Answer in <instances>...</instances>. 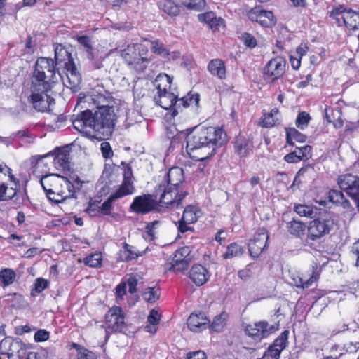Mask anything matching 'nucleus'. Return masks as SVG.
Wrapping results in <instances>:
<instances>
[{"label":"nucleus","mask_w":359,"mask_h":359,"mask_svg":"<svg viewBox=\"0 0 359 359\" xmlns=\"http://www.w3.org/2000/svg\"><path fill=\"white\" fill-rule=\"evenodd\" d=\"M172 78L166 74H159L155 79L154 85L157 89V95L154 97L156 104L163 109H169L173 106L178 107L179 100L170 91Z\"/></svg>","instance_id":"obj_5"},{"label":"nucleus","mask_w":359,"mask_h":359,"mask_svg":"<svg viewBox=\"0 0 359 359\" xmlns=\"http://www.w3.org/2000/svg\"><path fill=\"white\" fill-rule=\"evenodd\" d=\"M311 120L310 115L306 111H301L298 114L295 123L297 128L304 130L307 128Z\"/></svg>","instance_id":"obj_50"},{"label":"nucleus","mask_w":359,"mask_h":359,"mask_svg":"<svg viewBox=\"0 0 359 359\" xmlns=\"http://www.w3.org/2000/svg\"><path fill=\"white\" fill-rule=\"evenodd\" d=\"M248 18L255 21L265 27H269L275 24L274 15L271 11L257 6L248 13Z\"/></svg>","instance_id":"obj_14"},{"label":"nucleus","mask_w":359,"mask_h":359,"mask_svg":"<svg viewBox=\"0 0 359 359\" xmlns=\"http://www.w3.org/2000/svg\"><path fill=\"white\" fill-rule=\"evenodd\" d=\"M208 72L213 76L220 79H224L226 77V71L224 62L221 59H212L208 65Z\"/></svg>","instance_id":"obj_28"},{"label":"nucleus","mask_w":359,"mask_h":359,"mask_svg":"<svg viewBox=\"0 0 359 359\" xmlns=\"http://www.w3.org/2000/svg\"><path fill=\"white\" fill-rule=\"evenodd\" d=\"M147 54L148 48L141 43L128 45L121 50V56L129 67L138 73L143 72L150 63Z\"/></svg>","instance_id":"obj_4"},{"label":"nucleus","mask_w":359,"mask_h":359,"mask_svg":"<svg viewBox=\"0 0 359 359\" xmlns=\"http://www.w3.org/2000/svg\"><path fill=\"white\" fill-rule=\"evenodd\" d=\"M325 116L327 122L332 123L334 128H340L344 125L341 110L339 107L331 108L326 107Z\"/></svg>","instance_id":"obj_27"},{"label":"nucleus","mask_w":359,"mask_h":359,"mask_svg":"<svg viewBox=\"0 0 359 359\" xmlns=\"http://www.w3.org/2000/svg\"><path fill=\"white\" fill-rule=\"evenodd\" d=\"M191 261H180L177 260L176 262L175 260H172L170 262V269H172L175 271H183L188 269V266L189 265Z\"/></svg>","instance_id":"obj_55"},{"label":"nucleus","mask_w":359,"mask_h":359,"mask_svg":"<svg viewBox=\"0 0 359 359\" xmlns=\"http://www.w3.org/2000/svg\"><path fill=\"white\" fill-rule=\"evenodd\" d=\"M254 147L252 140L244 135L239 134L234 142V151L240 158L246 157Z\"/></svg>","instance_id":"obj_20"},{"label":"nucleus","mask_w":359,"mask_h":359,"mask_svg":"<svg viewBox=\"0 0 359 359\" xmlns=\"http://www.w3.org/2000/svg\"><path fill=\"white\" fill-rule=\"evenodd\" d=\"M210 276L208 271L201 264L194 265L189 271L190 279L198 286L204 285Z\"/></svg>","instance_id":"obj_23"},{"label":"nucleus","mask_w":359,"mask_h":359,"mask_svg":"<svg viewBox=\"0 0 359 359\" xmlns=\"http://www.w3.org/2000/svg\"><path fill=\"white\" fill-rule=\"evenodd\" d=\"M6 346H8L7 354L9 358L16 356L19 358H22L26 353V346L19 339H3L0 343V346L3 347Z\"/></svg>","instance_id":"obj_19"},{"label":"nucleus","mask_w":359,"mask_h":359,"mask_svg":"<svg viewBox=\"0 0 359 359\" xmlns=\"http://www.w3.org/2000/svg\"><path fill=\"white\" fill-rule=\"evenodd\" d=\"M278 112V109H273L269 114H264L261 125L265 128H271L278 123L279 119L277 117Z\"/></svg>","instance_id":"obj_38"},{"label":"nucleus","mask_w":359,"mask_h":359,"mask_svg":"<svg viewBox=\"0 0 359 359\" xmlns=\"http://www.w3.org/2000/svg\"><path fill=\"white\" fill-rule=\"evenodd\" d=\"M319 278V271L317 268L313 270V273L310 278L305 279L304 278L298 277L297 279H294V284L297 287H302L303 289L308 288L312 285Z\"/></svg>","instance_id":"obj_35"},{"label":"nucleus","mask_w":359,"mask_h":359,"mask_svg":"<svg viewBox=\"0 0 359 359\" xmlns=\"http://www.w3.org/2000/svg\"><path fill=\"white\" fill-rule=\"evenodd\" d=\"M150 48L151 51L164 58L168 57L169 52L164 44L159 40H154L151 41Z\"/></svg>","instance_id":"obj_45"},{"label":"nucleus","mask_w":359,"mask_h":359,"mask_svg":"<svg viewBox=\"0 0 359 359\" xmlns=\"http://www.w3.org/2000/svg\"><path fill=\"white\" fill-rule=\"evenodd\" d=\"M122 164L124 165L123 163ZM123 177L122 184L116 190L126 196L133 194L135 192L133 175L131 167L128 164H125Z\"/></svg>","instance_id":"obj_21"},{"label":"nucleus","mask_w":359,"mask_h":359,"mask_svg":"<svg viewBox=\"0 0 359 359\" xmlns=\"http://www.w3.org/2000/svg\"><path fill=\"white\" fill-rule=\"evenodd\" d=\"M64 177L58 174H50L42 176L40 180V183L45 191L46 196H48V189H51L55 184H57L60 181H62Z\"/></svg>","instance_id":"obj_31"},{"label":"nucleus","mask_w":359,"mask_h":359,"mask_svg":"<svg viewBox=\"0 0 359 359\" xmlns=\"http://www.w3.org/2000/svg\"><path fill=\"white\" fill-rule=\"evenodd\" d=\"M49 282L42 278H38L36 279L34 283V289L32 292V294L34 295V292L36 294L41 293L46 288L48 287Z\"/></svg>","instance_id":"obj_54"},{"label":"nucleus","mask_w":359,"mask_h":359,"mask_svg":"<svg viewBox=\"0 0 359 359\" xmlns=\"http://www.w3.org/2000/svg\"><path fill=\"white\" fill-rule=\"evenodd\" d=\"M243 250L241 245L233 243L230 244L226 249V251L223 254L224 259H231L234 257L240 256L243 254Z\"/></svg>","instance_id":"obj_48"},{"label":"nucleus","mask_w":359,"mask_h":359,"mask_svg":"<svg viewBox=\"0 0 359 359\" xmlns=\"http://www.w3.org/2000/svg\"><path fill=\"white\" fill-rule=\"evenodd\" d=\"M91 115L89 110L82 111L72 121L74 128L79 132H84L87 128H92Z\"/></svg>","instance_id":"obj_26"},{"label":"nucleus","mask_w":359,"mask_h":359,"mask_svg":"<svg viewBox=\"0 0 359 359\" xmlns=\"http://www.w3.org/2000/svg\"><path fill=\"white\" fill-rule=\"evenodd\" d=\"M294 152H297V155L299 156L300 161L308 158L311 156V147L309 145H304L301 147H297Z\"/></svg>","instance_id":"obj_56"},{"label":"nucleus","mask_w":359,"mask_h":359,"mask_svg":"<svg viewBox=\"0 0 359 359\" xmlns=\"http://www.w3.org/2000/svg\"><path fill=\"white\" fill-rule=\"evenodd\" d=\"M100 149L104 158H110L113 156V151L109 142H102L100 144Z\"/></svg>","instance_id":"obj_57"},{"label":"nucleus","mask_w":359,"mask_h":359,"mask_svg":"<svg viewBox=\"0 0 359 359\" xmlns=\"http://www.w3.org/2000/svg\"><path fill=\"white\" fill-rule=\"evenodd\" d=\"M143 298L148 302H154L159 298V292L154 287H147L144 292Z\"/></svg>","instance_id":"obj_52"},{"label":"nucleus","mask_w":359,"mask_h":359,"mask_svg":"<svg viewBox=\"0 0 359 359\" xmlns=\"http://www.w3.org/2000/svg\"><path fill=\"white\" fill-rule=\"evenodd\" d=\"M158 7L169 15L176 16L180 13L179 7L170 0H163L160 1Z\"/></svg>","instance_id":"obj_39"},{"label":"nucleus","mask_w":359,"mask_h":359,"mask_svg":"<svg viewBox=\"0 0 359 359\" xmlns=\"http://www.w3.org/2000/svg\"><path fill=\"white\" fill-rule=\"evenodd\" d=\"M55 65L64 62L65 68L69 63H73L71 54L61 45L57 46L55 49Z\"/></svg>","instance_id":"obj_32"},{"label":"nucleus","mask_w":359,"mask_h":359,"mask_svg":"<svg viewBox=\"0 0 359 359\" xmlns=\"http://www.w3.org/2000/svg\"><path fill=\"white\" fill-rule=\"evenodd\" d=\"M119 257L121 260L128 262L136 259L137 255L133 250V246L124 243L122 249L119 251Z\"/></svg>","instance_id":"obj_41"},{"label":"nucleus","mask_w":359,"mask_h":359,"mask_svg":"<svg viewBox=\"0 0 359 359\" xmlns=\"http://www.w3.org/2000/svg\"><path fill=\"white\" fill-rule=\"evenodd\" d=\"M190 252L191 250L189 247L181 248L175 251L172 260H175L176 262L177 260L191 261V257H189Z\"/></svg>","instance_id":"obj_51"},{"label":"nucleus","mask_w":359,"mask_h":359,"mask_svg":"<svg viewBox=\"0 0 359 359\" xmlns=\"http://www.w3.org/2000/svg\"><path fill=\"white\" fill-rule=\"evenodd\" d=\"M10 140H19L26 143L33 142L34 136L27 130H20L16 133H13L9 137Z\"/></svg>","instance_id":"obj_47"},{"label":"nucleus","mask_w":359,"mask_h":359,"mask_svg":"<svg viewBox=\"0 0 359 359\" xmlns=\"http://www.w3.org/2000/svg\"><path fill=\"white\" fill-rule=\"evenodd\" d=\"M306 227L307 226L304 222L294 219L286 223V229L287 231L291 235L297 238H301L304 235Z\"/></svg>","instance_id":"obj_30"},{"label":"nucleus","mask_w":359,"mask_h":359,"mask_svg":"<svg viewBox=\"0 0 359 359\" xmlns=\"http://www.w3.org/2000/svg\"><path fill=\"white\" fill-rule=\"evenodd\" d=\"M306 136L299 132L294 128H290L286 130V142L288 144L294 146V141L303 143L305 142Z\"/></svg>","instance_id":"obj_34"},{"label":"nucleus","mask_w":359,"mask_h":359,"mask_svg":"<svg viewBox=\"0 0 359 359\" xmlns=\"http://www.w3.org/2000/svg\"><path fill=\"white\" fill-rule=\"evenodd\" d=\"M273 330V326L266 322H258L252 325H248L245 331L246 334L255 341H260L267 337Z\"/></svg>","instance_id":"obj_17"},{"label":"nucleus","mask_w":359,"mask_h":359,"mask_svg":"<svg viewBox=\"0 0 359 359\" xmlns=\"http://www.w3.org/2000/svg\"><path fill=\"white\" fill-rule=\"evenodd\" d=\"M269 239L266 229H259L248 242V250L252 257H257L266 248Z\"/></svg>","instance_id":"obj_11"},{"label":"nucleus","mask_w":359,"mask_h":359,"mask_svg":"<svg viewBox=\"0 0 359 359\" xmlns=\"http://www.w3.org/2000/svg\"><path fill=\"white\" fill-rule=\"evenodd\" d=\"M228 316V313L226 312H222L219 315L216 316L212 323L211 329L215 332L221 331L226 325Z\"/></svg>","instance_id":"obj_46"},{"label":"nucleus","mask_w":359,"mask_h":359,"mask_svg":"<svg viewBox=\"0 0 359 359\" xmlns=\"http://www.w3.org/2000/svg\"><path fill=\"white\" fill-rule=\"evenodd\" d=\"M213 31L219 30L221 27H224V20L222 18H217L216 15L212 19V22L208 25Z\"/></svg>","instance_id":"obj_60"},{"label":"nucleus","mask_w":359,"mask_h":359,"mask_svg":"<svg viewBox=\"0 0 359 359\" xmlns=\"http://www.w3.org/2000/svg\"><path fill=\"white\" fill-rule=\"evenodd\" d=\"M127 329L125 321V314L119 306L111 307L105 315V332L106 337L109 334L116 332H123Z\"/></svg>","instance_id":"obj_8"},{"label":"nucleus","mask_w":359,"mask_h":359,"mask_svg":"<svg viewBox=\"0 0 359 359\" xmlns=\"http://www.w3.org/2000/svg\"><path fill=\"white\" fill-rule=\"evenodd\" d=\"M78 43L83 46L87 53V57L90 60L94 59V53L92 47L91 39L87 36H81L76 38Z\"/></svg>","instance_id":"obj_43"},{"label":"nucleus","mask_w":359,"mask_h":359,"mask_svg":"<svg viewBox=\"0 0 359 359\" xmlns=\"http://www.w3.org/2000/svg\"><path fill=\"white\" fill-rule=\"evenodd\" d=\"M201 215V210L195 205H187L182 214L181 219L179 221L178 230L181 233L187 231H193V228L189 226V224L197 222Z\"/></svg>","instance_id":"obj_12"},{"label":"nucleus","mask_w":359,"mask_h":359,"mask_svg":"<svg viewBox=\"0 0 359 359\" xmlns=\"http://www.w3.org/2000/svg\"><path fill=\"white\" fill-rule=\"evenodd\" d=\"M102 255L100 253L92 254L88 257H86L83 262L86 265L89 266L90 267H99L102 264Z\"/></svg>","instance_id":"obj_49"},{"label":"nucleus","mask_w":359,"mask_h":359,"mask_svg":"<svg viewBox=\"0 0 359 359\" xmlns=\"http://www.w3.org/2000/svg\"><path fill=\"white\" fill-rule=\"evenodd\" d=\"M187 359H206V354L203 351L189 352L187 355Z\"/></svg>","instance_id":"obj_64"},{"label":"nucleus","mask_w":359,"mask_h":359,"mask_svg":"<svg viewBox=\"0 0 359 359\" xmlns=\"http://www.w3.org/2000/svg\"><path fill=\"white\" fill-rule=\"evenodd\" d=\"M285 60L282 57H276L269 60L264 69V78L266 81L273 82L280 79L285 72Z\"/></svg>","instance_id":"obj_10"},{"label":"nucleus","mask_w":359,"mask_h":359,"mask_svg":"<svg viewBox=\"0 0 359 359\" xmlns=\"http://www.w3.org/2000/svg\"><path fill=\"white\" fill-rule=\"evenodd\" d=\"M159 221L155 220L149 222L145 227L146 238L152 241L156 238V231L158 226L159 225Z\"/></svg>","instance_id":"obj_53"},{"label":"nucleus","mask_w":359,"mask_h":359,"mask_svg":"<svg viewBox=\"0 0 359 359\" xmlns=\"http://www.w3.org/2000/svg\"><path fill=\"white\" fill-rule=\"evenodd\" d=\"M62 180L65 188L69 190L68 196H71L72 198H76V194L81 189L84 182L75 175H70L69 177H64Z\"/></svg>","instance_id":"obj_25"},{"label":"nucleus","mask_w":359,"mask_h":359,"mask_svg":"<svg viewBox=\"0 0 359 359\" xmlns=\"http://www.w3.org/2000/svg\"><path fill=\"white\" fill-rule=\"evenodd\" d=\"M156 204V201L150 195L138 196L133 199L130 210L136 213L146 214L153 210Z\"/></svg>","instance_id":"obj_15"},{"label":"nucleus","mask_w":359,"mask_h":359,"mask_svg":"<svg viewBox=\"0 0 359 359\" xmlns=\"http://www.w3.org/2000/svg\"><path fill=\"white\" fill-rule=\"evenodd\" d=\"M331 222L324 219H317L311 221L307 226V236L306 243L311 244V241L320 239L330 231Z\"/></svg>","instance_id":"obj_9"},{"label":"nucleus","mask_w":359,"mask_h":359,"mask_svg":"<svg viewBox=\"0 0 359 359\" xmlns=\"http://www.w3.org/2000/svg\"><path fill=\"white\" fill-rule=\"evenodd\" d=\"M160 318L161 314L158 313V311L155 309H152L147 317V321L149 325L145 327L146 330L149 332L154 333L156 331V326L159 323Z\"/></svg>","instance_id":"obj_36"},{"label":"nucleus","mask_w":359,"mask_h":359,"mask_svg":"<svg viewBox=\"0 0 359 359\" xmlns=\"http://www.w3.org/2000/svg\"><path fill=\"white\" fill-rule=\"evenodd\" d=\"M53 88L49 87L35 86L31 85L29 102L38 111L45 112L50 110V107L55 103V100L48 95L47 93Z\"/></svg>","instance_id":"obj_7"},{"label":"nucleus","mask_w":359,"mask_h":359,"mask_svg":"<svg viewBox=\"0 0 359 359\" xmlns=\"http://www.w3.org/2000/svg\"><path fill=\"white\" fill-rule=\"evenodd\" d=\"M126 196L118 191L117 190L111 194L109 198L100 206V212L104 215H109L112 210L113 203L119 198H123Z\"/></svg>","instance_id":"obj_33"},{"label":"nucleus","mask_w":359,"mask_h":359,"mask_svg":"<svg viewBox=\"0 0 359 359\" xmlns=\"http://www.w3.org/2000/svg\"><path fill=\"white\" fill-rule=\"evenodd\" d=\"M294 211L300 217L312 218L316 215L317 208L312 205L299 204L295 205Z\"/></svg>","instance_id":"obj_40"},{"label":"nucleus","mask_w":359,"mask_h":359,"mask_svg":"<svg viewBox=\"0 0 359 359\" xmlns=\"http://www.w3.org/2000/svg\"><path fill=\"white\" fill-rule=\"evenodd\" d=\"M99 201L90 200L86 211L92 215H95L97 212H100V206L99 205Z\"/></svg>","instance_id":"obj_58"},{"label":"nucleus","mask_w":359,"mask_h":359,"mask_svg":"<svg viewBox=\"0 0 359 359\" xmlns=\"http://www.w3.org/2000/svg\"><path fill=\"white\" fill-rule=\"evenodd\" d=\"M348 9H346L344 6L340 5L337 7H334L330 12H329V16L330 18L335 17V16H340L343 17V15L345 12H346Z\"/></svg>","instance_id":"obj_63"},{"label":"nucleus","mask_w":359,"mask_h":359,"mask_svg":"<svg viewBox=\"0 0 359 359\" xmlns=\"http://www.w3.org/2000/svg\"><path fill=\"white\" fill-rule=\"evenodd\" d=\"M54 156L53 165L57 170H69V152L67 149H58L53 152H50L44 156H41L37 159V165L43 162L44 158Z\"/></svg>","instance_id":"obj_13"},{"label":"nucleus","mask_w":359,"mask_h":359,"mask_svg":"<svg viewBox=\"0 0 359 359\" xmlns=\"http://www.w3.org/2000/svg\"><path fill=\"white\" fill-rule=\"evenodd\" d=\"M204 313H191L187 320V325L193 332H200L207 327L209 323Z\"/></svg>","instance_id":"obj_24"},{"label":"nucleus","mask_w":359,"mask_h":359,"mask_svg":"<svg viewBox=\"0 0 359 359\" xmlns=\"http://www.w3.org/2000/svg\"><path fill=\"white\" fill-rule=\"evenodd\" d=\"M55 185L48 190L47 197L50 201L55 203H60L67 198H72L71 196H68L69 190L65 188L63 181Z\"/></svg>","instance_id":"obj_22"},{"label":"nucleus","mask_w":359,"mask_h":359,"mask_svg":"<svg viewBox=\"0 0 359 359\" xmlns=\"http://www.w3.org/2000/svg\"><path fill=\"white\" fill-rule=\"evenodd\" d=\"M15 271L11 269H4L0 271V284L3 283L4 286L12 284L15 278Z\"/></svg>","instance_id":"obj_44"},{"label":"nucleus","mask_w":359,"mask_h":359,"mask_svg":"<svg viewBox=\"0 0 359 359\" xmlns=\"http://www.w3.org/2000/svg\"><path fill=\"white\" fill-rule=\"evenodd\" d=\"M226 134L220 128H198L187 137V149L191 158L203 161L211 156L217 147L227 141Z\"/></svg>","instance_id":"obj_1"},{"label":"nucleus","mask_w":359,"mask_h":359,"mask_svg":"<svg viewBox=\"0 0 359 359\" xmlns=\"http://www.w3.org/2000/svg\"><path fill=\"white\" fill-rule=\"evenodd\" d=\"M61 74L55 70V62L48 57H39L35 63L31 85L53 88L60 82Z\"/></svg>","instance_id":"obj_3"},{"label":"nucleus","mask_w":359,"mask_h":359,"mask_svg":"<svg viewBox=\"0 0 359 359\" xmlns=\"http://www.w3.org/2000/svg\"><path fill=\"white\" fill-rule=\"evenodd\" d=\"M341 18L343 24L349 29L355 30L359 27V14L352 9H348Z\"/></svg>","instance_id":"obj_29"},{"label":"nucleus","mask_w":359,"mask_h":359,"mask_svg":"<svg viewBox=\"0 0 359 359\" xmlns=\"http://www.w3.org/2000/svg\"><path fill=\"white\" fill-rule=\"evenodd\" d=\"M328 197L331 202L337 205H340L344 208H349L350 206L349 201L344 198V194L341 191L330 190Z\"/></svg>","instance_id":"obj_37"},{"label":"nucleus","mask_w":359,"mask_h":359,"mask_svg":"<svg viewBox=\"0 0 359 359\" xmlns=\"http://www.w3.org/2000/svg\"><path fill=\"white\" fill-rule=\"evenodd\" d=\"M215 14L213 12H207L205 13L199 14L198 15V20L201 22H204L207 25H210L212 22V19L215 18Z\"/></svg>","instance_id":"obj_59"},{"label":"nucleus","mask_w":359,"mask_h":359,"mask_svg":"<svg viewBox=\"0 0 359 359\" xmlns=\"http://www.w3.org/2000/svg\"><path fill=\"white\" fill-rule=\"evenodd\" d=\"M184 180L183 170L180 167L170 168L167 173L166 181L155 190V196L159 195V203L163 207L178 208L182 199L187 195L185 191H180V186Z\"/></svg>","instance_id":"obj_2"},{"label":"nucleus","mask_w":359,"mask_h":359,"mask_svg":"<svg viewBox=\"0 0 359 359\" xmlns=\"http://www.w3.org/2000/svg\"><path fill=\"white\" fill-rule=\"evenodd\" d=\"M338 184L341 190L351 197H354L359 190V176L351 174L341 175L338 178Z\"/></svg>","instance_id":"obj_18"},{"label":"nucleus","mask_w":359,"mask_h":359,"mask_svg":"<svg viewBox=\"0 0 359 359\" xmlns=\"http://www.w3.org/2000/svg\"><path fill=\"white\" fill-rule=\"evenodd\" d=\"M49 332L46 330H39L34 334V340L37 342L45 341L49 338Z\"/></svg>","instance_id":"obj_61"},{"label":"nucleus","mask_w":359,"mask_h":359,"mask_svg":"<svg viewBox=\"0 0 359 359\" xmlns=\"http://www.w3.org/2000/svg\"><path fill=\"white\" fill-rule=\"evenodd\" d=\"M114 109L107 105H98L97 110L91 115L92 129L102 135L111 134L114 126Z\"/></svg>","instance_id":"obj_6"},{"label":"nucleus","mask_w":359,"mask_h":359,"mask_svg":"<svg viewBox=\"0 0 359 359\" xmlns=\"http://www.w3.org/2000/svg\"><path fill=\"white\" fill-rule=\"evenodd\" d=\"M65 69V77L61 75L60 81H62V85L66 88L71 89L73 92H76L81 81V75L77 72L74 63L67 65Z\"/></svg>","instance_id":"obj_16"},{"label":"nucleus","mask_w":359,"mask_h":359,"mask_svg":"<svg viewBox=\"0 0 359 359\" xmlns=\"http://www.w3.org/2000/svg\"><path fill=\"white\" fill-rule=\"evenodd\" d=\"M46 352L43 349L29 352L27 359H46Z\"/></svg>","instance_id":"obj_62"},{"label":"nucleus","mask_w":359,"mask_h":359,"mask_svg":"<svg viewBox=\"0 0 359 359\" xmlns=\"http://www.w3.org/2000/svg\"><path fill=\"white\" fill-rule=\"evenodd\" d=\"M200 98L198 94H191L189 93L187 96L183 97L179 100L178 107L181 105L184 107L193 106L198 107L199 104Z\"/></svg>","instance_id":"obj_42"}]
</instances>
